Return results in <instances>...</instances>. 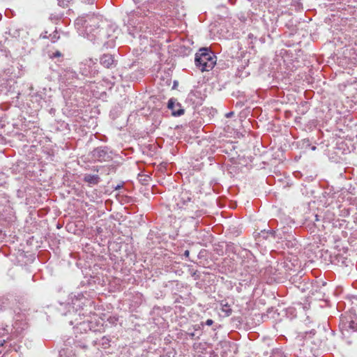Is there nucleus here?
Here are the masks:
<instances>
[{
  "label": "nucleus",
  "mask_w": 357,
  "mask_h": 357,
  "mask_svg": "<svg viewBox=\"0 0 357 357\" xmlns=\"http://www.w3.org/2000/svg\"><path fill=\"white\" fill-rule=\"evenodd\" d=\"M217 58L208 48H200L195 54L196 66L202 71H209L216 64Z\"/></svg>",
  "instance_id": "f257e3e1"
},
{
  "label": "nucleus",
  "mask_w": 357,
  "mask_h": 357,
  "mask_svg": "<svg viewBox=\"0 0 357 357\" xmlns=\"http://www.w3.org/2000/svg\"><path fill=\"white\" fill-rule=\"evenodd\" d=\"M178 199L179 200L177 202V205L180 206V208H181L183 206L186 205L188 202H191V193L187 190H183L180 193Z\"/></svg>",
  "instance_id": "f03ea898"
},
{
  "label": "nucleus",
  "mask_w": 357,
  "mask_h": 357,
  "mask_svg": "<svg viewBox=\"0 0 357 357\" xmlns=\"http://www.w3.org/2000/svg\"><path fill=\"white\" fill-rule=\"evenodd\" d=\"M100 63L105 68H109L114 63V59L111 54H104L100 58Z\"/></svg>",
  "instance_id": "7ed1b4c3"
},
{
  "label": "nucleus",
  "mask_w": 357,
  "mask_h": 357,
  "mask_svg": "<svg viewBox=\"0 0 357 357\" xmlns=\"http://www.w3.org/2000/svg\"><path fill=\"white\" fill-rule=\"evenodd\" d=\"M84 181L89 183V185H96L100 181V177L98 175L86 174L84 176Z\"/></svg>",
  "instance_id": "20e7f679"
},
{
  "label": "nucleus",
  "mask_w": 357,
  "mask_h": 357,
  "mask_svg": "<svg viewBox=\"0 0 357 357\" xmlns=\"http://www.w3.org/2000/svg\"><path fill=\"white\" fill-rule=\"evenodd\" d=\"M175 102L170 99L168 102V108L172 111V114L174 116H180L183 114L184 110L182 109H179L178 110L174 109Z\"/></svg>",
  "instance_id": "39448f33"
},
{
  "label": "nucleus",
  "mask_w": 357,
  "mask_h": 357,
  "mask_svg": "<svg viewBox=\"0 0 357 357\" xmlns=\"http://www.w3.org/2000/svg\"><path fill=\"white\" fill-rule=\"evenodd\" d=\"M221 310L225 312V316L227 317L229 316L232 312L231 306L227 303H225L224 301L221 302Z\"/></svg>",
  "instance_id": "423d86ee"
},
{
  "label": "nucleus",
  "mask_w": 357,
  "mask_h": 357,
  "mask_svg": "<svg viewBox=\"0 0 357 357\" xmlns=\"http://www.w3.org/2000/svg\"><path fill=\"white\" fill-rule=\"evenodd\" d=\"M89 22L95 23L96 24L94 25V26L96 28L99 27V18L97 16H91L89 17L88 20H85V23H86V27H88L89 25L91 26V24H89Z\"/></svg>",
  "instance_id": "0eeeda50"
},
{
  "label": "nucleus",
  "mask_w": 357,
  "mask_h": 357,
  "mask_svg": "<svg viewBox=\"0 0 357 357\" xmlns=\"http://www.w3.org/2000/svg\"><path fill=\"white\" fill-rule=\"evenodd\" d=\"M62 56V54L59 51H56L55 52L52 53V54H50V57L51 59L61 57Z\"/></svg>",
  "instance_id": "6e6552de"
},
{
  "label": "nucleus",
  "mask_w": 357,
  "mask_h": 357,
  "mask_svg": "<svg viewBox=\"0 0 357 357\" xmlns=\"http://www.w3.org/2000/svg\"><path fill=\"white\" fill-rule=\"evenodd\" d=\"M59 36H57V33H54L52 36V43H56L57 40H59Z\"/></svg>",
  "instance_id": "1a4fd4ad"
},
{
  "label": "nucleus",
  "mask_w": 357,
  "mask_h": 357,
  "mask_svg": "<svg viewBox=\"0 0 357 357\" xmlns=\"http://www.w3.org/2000/svg\"><path fill=\"white\" fill-rule=\"evenodd\" d=\"M213 324V321L212 319H207L206 321V324L207 326H211Z\"/></svg>",
  "instance_id": "9d476101"
},
{
  "label": "nucleus",
  "mask_w": 357,
  "mask_h": 357,
  "mask_svg": "<svg viewBox=\"0 0 357 357\" xmlns=\"http://www.w3.org/2000/svg\"><path fill=\"white\" fill-rule=\"evenodd\" d=\"M190 255V252L188 250H185V252H184V255L185 257H188Z\"/></svg>",
  "instance_id": "9b49d317"
}]
</instances>
